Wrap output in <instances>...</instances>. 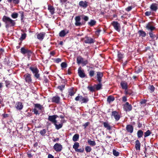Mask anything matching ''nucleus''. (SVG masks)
I'll return each instance as SVG.
<instances>
[{
  "label": "nucleus",
  "mask_w": 158,
  "mask_h": 158,
  "mask_svg": "<svg viewBox=\"0 0 158 158\" xmlns=\"http://www.w3.org/2000/svg\"><path fill=\"white\" fill-rule=\"evenodd\" d=\"M114 97L113 96H109L108 97L107 99V101L109 103H110L113 102L114 100Z\"/></svg>",
  "instance_id": "nucleus-29"
},
{
  "label": "nucleus",
  "mask_w": 158,
  "mask_h": 158,
  "mask_svg": "<svg viewBox=\"0 0 158 158\" xmlns=\"http://www.w3.org/2000/svg\"><path fill=\"white\" fill-rule=\"evenodd\" d=\"M82 98H83V97L81 95H79L76 97L75 98V100L76 101H79L81 103H82Z\"/></svg>",
  "instance_id": "nucleus-33"
},
{
  "label": "nucleus",
  "mask_w": 158,
  "mask_h": 158,
  "mask_svg": "<svg viewBox=\"0 0 158 158\" xmlns=\"http://www.w3.org/2000/svg\"><path fill=\"white\" fill-rule=\"evenodd\" d=\"M69 33V31L67 29L62 30L59 33V36L61 37H64L67 34Z\"/></svg>",
  "instance_id": "nucleus-14"
},
{
  "label": "nucleus",
  "mask_w": 158,
  "mask_h": 158,
  "mask_svg": "<svg viewBox=\"0 0 158 158\" xmlns=\"http://www.w3.org/2000/svg\"><path fill=\"white\" fill-rule=\"evenodd\" d=\"M123 55L119 52H118L117 60L118 61H120L123 58Z\"/></svg>",
  "instance_id": "nucleus-25"
},
{
  "label": "nucleus",
  "mask_w": 158,
  "mask_h": 158,
  "mask_svg": "<svg viewBox=\"0 0 158 158\" xmlns=\"http://www.w3.org/2000/svg\"><path fill=\"white\" fill-rule=\"evenodd\" d=\"M94 73L95 71L94 70H91L89 72V75L91 77H92L94 76Z\"/></svg>",
  "instance_id": "nucleus-48"
},
{
  "label": "nucleus",
  "mask_w": 158,
  "mask_h": 158,
  "mask_svg": "<svg viewBox=\"0 0 158 158\" xmlns=\"http://www.w3.org/2000/svg\"><path fill=\"white\" fill-rule=\"evenodd\" d=\"M34 108L33 110L34 113L36 115H39L44 110V108L43 105L40 104H34Z\"/></svg>",
  "instance_id": "nucleus-2"
},
{
  "label": "nucleus",
  "mask_w": 158,
  "mask_h": 158,
  "mask_svg": "<svg viewBox=\"0 0 158 158\" xmlns=\"http://www.w3.org/2000/svg\"><path fill=\"white\" fill-rule=\"evenodd\" d=\"M79 147V144L78 142H76L74 143L73 146V148L76 151V150L78 149V148Z\"/></svg>",
  "instance_id": "nucleus-36"
},
{
  "label": "nucleus",
  "mask_w": 158,
  "mask_h": 158,
  "mask_svg": "<svg viewBox=\"0 0 158 158\" xmlns=\"http://www.w3.org/2000/svg\"><path fill=\"white\" fill-rule=\"evenodd\" d=\"M88 2L86 1H81L79 3V5L83 9H85L88 6Z\"/></svg>",
  "instance_id": "nucleus-9"
},
{
  "label": "nucleus",
  "mask_w": 158,
  "mask_h": 158,
  "mask_svg": "<svg viewBox=\"0 0 158 158\" xmlns=\"http://www.w3.org/2000/svg\"><path fill=\"white\" fill-rule=\"evenodd\" d=\"M46 133V130L44 129L40 131V133L43 135H44Z\"/></svg>",
  "instance_id": "nucleus-57"
},
{
  "label": "nucleus",
  "mask_w": 158,
  "mask_h": 158,
  "mask_svg": "<svg viewBox=\"0 0 158 158\" xmlns=\"http://www.w3.org/2000/svg\"><path fill=\"white\" fill-rule=\"evenodd\" d=\"M32 53V52L30 50H28L26 54H27L28 55V58H29L31 54Z\"/></svg>",
  "instance_id": "nucleus-49"
},
{
  "label": "nucleus",
  "mask_w": 158,
  "mask_h": 158,
  "mask_svg": "<svg viewBox=\"0 0 158 158\" xmlns=\"http://www.w3.org/2000/svg\"><path fill=\"white\" fill-rule=\"evenodd\" d=\"M28 50V49H25L24 48H22L21 49V52L22 53L25 54H26Z\"/></svg>",
  "instance_id": "nucleus-44"
},
{
  "label": "nucleus",
  "mask_w": 158,
  "mask_h": 158,
  "mask_svg": "<svg viewBox=\"0 0 158 158\" xmlns=\"http://www.w3.org/2000/svg\"><path fill=\"white\" fill-rule=\"evenodd\" d=\"M120 84L123 89L125 90L127 89L128 84L126 82L124 81H122L121 83Z\"/></svg>",
  "instance_id": "nucleus-26"
},
{
  "label": "nucleus",
  "mask_w": 158,
  "mask_h": 158,
  "mask_svg": "<svg viewBox=\"0 0 158 158\" xmlns=\"http://www.w3.org/2000/svg\"><path fill=\"white\" fill-rule=\"evenodd\" d=\"M101 30L100 29H98L95 31V34L97 35H98L100 34V33L101 31Z\"/></svg>",
  "instance_id": "nucleus-61"
},
{
  "label": "nucleus",
  "mask_w": 158,
  "mask_h": 158,
  "mask_svg": "<svg viewBox=\"0 0 158 158\" xmlns=\"http://www.w3.org/2000/svg\"><path fill=\"white\" fill-rule=\"evenodd\" d=\"M98 84H95L94 86L96 90H98L102 89V84L101 82H99Z\"/></svg>",
  "instance_id": "nucleus-28"
},
{
  "label": "nucleus",
  "mask_w": 158,
  "mask_h": 158,
  "mask_svg": "<svg viewBox=\"0 0 158 158\" xmlns=\"http://www.w3.org/2000/svg\"><path fill=\"white\" fill-rule=\"evenodd\" d=\"M58 117L56 115L49 116L48 118V120L51 122L53 124L57 123V121L56 119Z\"/></svg>",
  "instance_id": "nucleus-7"
},
{
  "label": "nucleus",
  "mask_w": 158,
  "mask_h": 158,
  "mask_svg": "<svg viewBox=\"0 0 158 158\" xmlns=\"http://www.w3.org/2000/svg\"><path fill=\"white\" fill-rule=\"evenodd\" d=\"M61 66L62 69L65 68L67 67V64L65 62H62L61 64Z\"/></svg>",
  "instance_id": "nucleus-51"
},
{
  "label": "nucleus",
  "mask_w": 158,
  "mask_h": 158,
  "mask_svg": "<svg viewBox=\"0 0 158 158\" xmlns=\"http://www.w3.org/2000/svg\"><path fill=\"white\" fill-rule=\"evenodd\" d=\"M87 89H88L91 92H94L96 91V89H95V87L94 85L93 86H88L87 87Z\"/></svg>",
  "instance_id": "nucleus-30"
},
{
  "label": "nucleus",
  "mask_w": 158,
  "mask_h": 158,
  "mask_svg": "<svg viewBox=\"0 0 158 158\" xmlns=\"http://www.w3.org/2000/svg\"><path fill=\"white\" fill-rule=\"evenodd\" d=\"M85 150L87 152H89L91 150V148L89 146H87L85 148Z\"/></svg>",
  "instance_id": "nucleus-47"
},
{
  "label": "nucleus",
  "mask_w": 158,
  "mask_h": 158,
  "mask_svg": "<svg viewBox=\"0 0 158 158\" xmlns=\"http://www.w3.org/2000/svg\"><path fill=\"white\" fill-rule=\"evenodd\" d=\"M125 92L126 95H130L132 93V92L130 90H127V89L125 90Z\"/></svg>",
  "instance_id": "nucleus-50"
},
{
  "label": "nucleus",
  "mask_w": 158,
  "mask_h": 158,
  "mask_svg": "<svg viewBox=\"0 0 158 158\" xmlns=\"http://www.w3.org/2000/svg\"><path fill=\"white\" fill-rule=\"evenodd\" d=\"M81 63L82 64L83 66H85L88 63V61L87 60H83Z\"/></svg>",
  "instance_id": "nucleus-54"
},
{
  "label": "nucleus",
  "mask_w": 158,
  "mask_h": 158,
  "mask_svg": "<svg viewBox=\"0 0 158 158\" xmlns=\"http://www.w3.org/2000/svg\"><path fill=\"white\" fill-rule=\"evenodd\" d=\"M151 134V132L149 130H147L144 133V137H146L147 136H149Z\"/></svg>",
  "instance_id": "nucleus-45"
},
{
  "label": "nucleus",
  "mask_w": 158,
  "mask_h": 158,
  "mask_svg": "<svg viewBox=\"0 0 158 158\" xmlns=\"http://www.w3.org/2000/svg\"><path fill=\"white\" fill-rule=\"evenodd\" d=\"M88 143L90 145L92 146H94L96 144L94 141H92L90 140H88Z\"/></svg>",
  "instance_id": "nucleus-42"
},
{
  "label": "nucleus",
  "mask_w": 158,
  "mask_h": 158,
  "mask_svg": "<svg viewBox=\"0 0 158 158\" xmlns=\"http://www.w3.org/2000/svg\"><path fill=\"white\" fill-rule=\"evenodd\" d=\"M111 117H113L116 121H118L120 118V116L118 113L116 111L112 112Z\"/></svg>",
  "instance_id": "nucleus-8"
},
{
  "label": "nucleus",
  "mask_w": 158,
  "mask_h": 158,
  "mask_svg": "<svg viewBox=\"0 0 158 158\" xmlns=\"http://www.w3.org/2000/svg\"><path fill=\"white\" fill-rule=\"evenodd\" d=\"M124 110L126 111H130L132 110V107L131 105L129 104V102H126L123 105Z\"/></svg>",
  "instance_id": "nucleus-5"
},
{
  "label": "nucleus",
  "mask_w": 158,
  "mask_h": 158,
  "mask_svg": "<svg viewBox=\"0 0 158 158\" xmlns=\"http://www.w3.org/2000/svg\"><path fill=\"white\" fill-rule=\"evenodd\" d=\"M132 9V7L131 6H129L127 7V8H126L125 10L126 11L129 12L131 11Z\"/></svg>",
  "instance_id": "nucleus-60"
},
{
  "label": "nucleus",
  "mask_w": 158,
  "mask_h": 158,
  "mask_svg": "<svg viewBox=\"0 0 158 158\" xmlns=\"http://www.w3.org/2000/svg\"><path fill=\"white\" fill-rule=\"evenodd\" d=\"M113 155L116 156H118L119 155V153L117 151L114 149L113 150Z\"/></svg>",
  "instance_id": "nucleus-46"
},
{
  "label": "nucleus",
  "mask_w": 158,
  "mask_h": 158,
  "mask_svg": "<svg viewBox=\"0 0 158 158\" xmlns=\"http://www.w3.org/2000/svg\"><path fill=\"white\" fill-rule=\"evenodd\" d=\"M82 99V103H87L89 101V98L87 96L83 97Z\"/></svg>",
  "instance_id": "nucleus-37"
},
{
  "label": "nucleus",
  "mask_w": 158,
  "mask_h": 158,
  "mask_svg": "<svg viewBox=\"0 0 158 158\" xmlns=\"http://www.w3.org/2000/svg\"><path fill=\"white\" fill-rule=\"evenodd\" d=\"M126 129L127 132L131 133H132L133 131V126L131 125H127L126 126Z\"/></svg>",
  "instance_id": "nucleus-22"
},
{
  "label": "nucleus",
  "mask_w": 158,
  "mask_h": 158,
  "mask_svg": "<svg viewBox=\"0 0 158 158\" xmlns=\"http://www.w3.org/2000/svg\"><path fill=\"white\" fill-rule=\"evenodd\" d=\"M54 61L57 63H58L61 61V59L60 58L55 59L54 60Z\"/></svg>",
  "instance_id": "nucleus-53"
},
{
  "label": "nucleus",
  "mask_w": 158,
  "mask_h": 158,
  "mask_svg": "<svg viewBox=\"0 0 158 158\" xmlns=\"http://www.w3.org/2000/svg\"><path fill=\"white\" fill-rule=\"evenodd\" d=\"M146 28L148 30L152 31L155 29V27L152 25L151 23H148L146 26Z\"/></svg>",
  "instance_id": "nucleus-13"
},
{
  "label": "nucleus",
  "mask_w": 158,
  "mask_h": 158,
  "mask_svg": "<svg viewBox=\"0 0 158 158\" xmlns=\"http://www.w3.org/2000/svg\"><path fill=\"white\" fill-rule=\"evenodd\" d=\"M78 73L79 76L81 78L85 77L86 76L84 70L82 69V68L81 67L78 69Z\"/></svg>",
  "instance_id": "nucleus-10"
},
{
  "label": "nucleus",
  "mask_w": 158,
  "mask_h": 158,
  "mask_svg": "<svg viewBox=\"0 0 158 158\" xmlns=\"http://www.w3.org/2000/svg\"><path fill=\"white\" fill-rule=\"evenodd\" d=\"M84 41L85 43L87 44H92L94 42V40L89 37H86Z\"/></svg>",
  "instance_id": "nucleus-20"
},
{
  "label": "nucleus",
  "mask_w": 158,
  "mask_h": 158,
  "mask_svg": "<svg viewBox=\"0 0 158 158\" xmlns=\"http://www.w3.org/2000/svg\"><path fill=\"white\" fill-rule=\"evenodd\" d=\"M2 20L5 23V27L7 28H8L14 26L16 24L15 20L6 16H3Z\"/></svg>",
  "instance_id": "nucleus-1"
},
{
  "label": "nucleus",
  "mask_w": 158,
  "mask_h": 158,
  "mask_svg": "<svg viewBox=\"0 0 158 158\" xmlns=\"http://www.w3.org/2000/svg\"><path fill=\"white\" fill-rule=\"evenodd\" d=\"M152 14V12L151 11H146L145 13V15L147 16H149Z\"/></svg>",
  "instance_id": "nucleus-62"
},
{
  "label": "nucleus",
  "mask_w": 158,
  "mask_h": 158,
  "mask_svg": "<svg viewBox=\"0 0 158 158\" xmlns=\"http://www.w3.org/2000/svg\"><path fill=\"white\" fill-rule=\"evenodd\" d=\"M48 10L52 15H53L55 12V9L51 5L48 6Z\"/></svg>",
  "instance_id": "nucleus-24"
},
{
  "label": "nucleus",
  "mask_w": 158,
  "mask_h": 158,
  "mask_svg": "<svg viewBox=\"0 0 158 158\" xmlns=\"http://www.w3.org/2000/svg\"><path fill=\"white\" fill-rule=\"evenodd\" d=\"M143 135V132L141 130L138 131L137 132V136L138 138L141 137Z\"/></svg>",
  "instance_id": "nucleus-39"
},
{
  "label": "nucleus",
  "mask_w": 158,
  "mask_h": 158,
  "mask_svg": "<svg viewBox=\"0 0 158 158\" xmlns=\"http://www.w3.org/2000/svg\"><path fill=\"white\" fill-rule=\"evenodd\" d=\"M75 24L76 26H80L82 25V23L80 22L81 18L80 16H76L75 18Z\"/></svg>",
  "instance_id": "nucleus-12"
},
{
  "label": "nucleus",
  "mask_w": 158,
  "mask_h": 158,
  "mask_svg": "<svg viewBox=\"0 0 158 158\" xmlns=\"http://www.w3.org/2000/svg\"><path fill=\"white\" fill-rule=\"evenodd\" d=\"M31 76V75L29 73H27L24 76L26 82L29 84L31 83L32 81Z\"/></svg>",
  "instance_id": "nucleus-11"
},
{
  "label": "nucleus",
  "mask_w": 158,
  "mask_h": 158,
  "mask_svg": "<svg viewBox=\"0 0 158 158\" xmlns=\"http://www.w3.org/2000/svg\"><path fill=\"white\" fill-rule=\"evenodd\" d=\"M103 124L104 127L106 128L107 130H110L111 129V127L108 122H104Z\"/></svg>",
  "instance_id": "nucleus-27"
},
{
  "label": "nucleus",
  "mask_w": 158,
  "mask_h": 158,
  "mask_svg": "<svg viewBox=\"0 0 158 158\" xmlns=\"http://www.w3.org/2000/svg\"><path fill=\"white\" fill-rule=\"evenodd\" d=\"M45 33L44 32L40 33L37 35V37L40 40H42L44 38Z\"/></svg>",
  "instance_id": "nucleus-18"
},
{
  "label": "nucleus",
  "mask_w": 158,
  "mask_h": 158,
  "mask_svg": "<svg viewBox=\"0 0 158 158\" xmlns=\"http://www.w3.org/2000/svg\"><path fill=\"white\" fill-rule=\"evenodd\" d=\"M18 14L16 12H13L11 15V17L14 19H16L18 17Z\"/></svg>",
  "instance_id": "nucleus-43"
},
{
  "label": "nucleus",
  "mask_w": 158,
  "mask_h": 158,
  "mask_svg": "<svg viewBox=\"0 0 158 158\" xmlns=\"http://www.w3.org/2000/svg\"><path fill=\"white\" fill-rule=\"evenodd\" d=\"M96 21L94 20H91L88 22L89 25L90 26H93L95 24Z\"/></svg>",
  "instance_id": "nucleus-38"
},
{
  "label": "nucleus",
  "mask_w": 158,
  "mask_h": 158,
  "mask_svg": "<svg viewBox=\"0 0 158 158\" xmlns=\"http://www.w3.org/2000/svg\"><path fill=\"white\" fill-rule=\"evenodd\" d=\"M135 70L137 73H139L142 71V68L141 66H136L135 68Z\"/></svg>",
  "instance_id": "nucleus-41"
},
{
  "label": "nucleus",
  "mask_w": 158,
  "mask_h": 158,
  "mask_svg": "<svg viewBox=\"0 0 158 158\" xmlns=\"http://www.w3.org/2000/svg\"><path fill=\"white\" fill-rule=\"evenodd\" d=\"M84 151V149L83 148H80L77 149L76 152H83Z\"/></svg>",
  "instance_id": "nucleus-59"
},
{
  "label": "nucleus",
  "mask_w": 158,
  "mask_h": 158,
  "mask_svg": "<svg viewBox=\"0 0 158 158\" xmlns=\"http://www.w3.org/2000/svg\"><path fill=\"white\" fill-rule=\"evenodd\" d=\"M141 144L139 141L137 140L135 141V147L136 150L139 151L140 150Z\"/></svg>",
  "instance_id": "nucleus-23"
},
{
  "label": "nucleus",
  "mask_w": 158,
  "mask_h": 158,
  "mask_svg": "<svg viewBox=\"0 0 158 158\" xmlns=\"http://www.w3.org/2000/svg\"><path fill=\"white\" fill-rule=\"evenodd\" d=\"M81 63L82 64L83 66H85L88 63V61L87 60H83Z\"/></svg>",
  "instance_id": "nucleus-55"
},
{
  "label": "nucleus",
  "mask_w": 158,
  "mask_h": 158,
  "mask_svg": "<svg viewBox=\"0 0 158 158\" xmlns=\"http://www.w3.org/2000/svg\"><path fill=\"white\" fill-rule=\"evenodd\" d=\"M9 3L12 2L15 4H18L19 2V0H7Z\"/></svg>",
  "instance_id": "nucleus-35"
},
{
  "label": "nucleus",
  "mask_w": 158,
  "mask_h": 158,
  "mask_svg": "<svg viewBox=\"0 0 158 158\" xmlns=\"http://www.w3.org/2000/svg\"><path fill=\"white\" fill-rule=\"evenodd\" d=\"M29 69L32 71L35 77L36 78H38L40 77V74L39 73V70L36 66H30L29 67Z\"/></svg>",
  "instance_id": "nucleus-3"
},
{
  "label": "nucleus",
  "mask_w": 158,
  "mask_h": 158,
  "mask_svg": "<svg viewBox=\"0 0 158 158\" xmlns=\"http://www.w3.org/2000/svg\"><path fill=\"white\" fill-rule=\"evenodd\" d=\"M89 124V122H87L85 123V124H83L82 126L84 127V128H85Z\"/></svg>",
  "instance_id": "nucleus-58"
},
{
  "label": "nucleus",
  "mask_w": 158,
  "mask_h": 158,
  "mask_svg": "<svg viewBox=\"0 0 158 158\" xmlns=\"http://www.w3.org/2000/svg\"><path fill=\"white\" fill-rule=\"evenodd\" d=\"M84 59L81 56H78L77 59V63L80 64L82 62Z\"/></svg>",
  "instance_id": "nucleus-32"
},
{
  "label": "nucleus",
  "mask_w": 158,
  "mask_h": 158,
  "mask_svg": "<svg viewBox=\"0 0 158 158\" xmlns=\"http://www.w3.org/2000/svg\"><path fill=\"white\" fill-rule=\"evenodd\" d=\"M139 35L142 37H145L146 35V33L145 31L143 30H140L139 31Z\"/></svg>",
  "instance_id": "nucleus-40"
},
{
  "label": "nucleus",
  "mask_w": 158,
  "mask_h": 158,
  "mask_svg": "<svg viewBox=\"0 0 158 158\" xmlns=\"http://www.w3.org/2000/svg\"><path fill=\"white\" fill-rule=\"evenodd\" d=\"M54 124L55 126L56 129L57 130H59V129L61 128H62L63 126V123H62L58 124H57V122L54 123Z\"/></svg>",
  "instance_id": "nucleus-31"
},
{
  "label": "nucleus",
  "mask_w": 158,
  "mask_h": 158,
  "mask_svg": "<svg viewBox=\"0 0 158 158\" xmlns=\"http://www.w3.org/2000/svg\"><path fill=\"white\" fill-rule=\"evenodd\" d=\"M114 28L117 31L120 32L121 29L120 24L117 21H113L111 23Z\"/></svg>",
  "instance_id": "nucleus-4"
},
{
  "label": "nucleus",
  "mask_w": 158,
  "mask_h": 158,
  "mask_svg": "<svg viewBox=\"0 0 158 158\" xmlns=\"http://www.w3.org/2000/svg\"><path fill=\"white\" fill-rule=\"evenodd\" d=\"M55 150L57 152H60L62 149L63 147L60 143H56L53 146Z\"/></svg>",
  "instance_id": "nucleus-6"
},
{
  "label": "nucleus",
  "mask_w": 158,
  "mask_h": 158,
  "mask_svg": "<svg viewBox=\"0 0 158 158\" xmlns=\"http://www.w3.org/2000/svg\"><path fill=\"white\" fill-rule=\"evenodd\" d=\"M60 98L59 97L56 96L53 97L52 99V102L56 103H59L60 102Z\"/></svg>",
  "instance_id": "nucleus-17"
},
{
  "label": "nucleus",
  "mask_w": 158,
  "mask_h": 158,
  "mask_svg": "<svg viewBox=\"0 0 158 158\" xmlns=\"http://www.w3.org/2000/svg\"><path fill=\"white\" fill-rule=\"evenodd\" d=\"M65 85H61L60 86H59L58 87V88L61 91H62L64 88Z\"/></svg>",
  "instance_id": "nucleus-56"
},
{
  "label": "nucleus",
  "mask_w": 158,
  "mask_h": 158,
  "mask_svg": "<svg viewBox=\"0 0 158 158\" xmlns=\"http://www.w3.org/2000/svg\"><path fill=\"white\" fill-rule=\"evenodd\" d=\"M103 77L102 73L98 72H97V80L99 82H101L102 81V77Z\"/></svg>",
  "instance_id": "nucleus-16"
},
{
  "label": "nucleus",
  "mask_w": 158,
  "mask_h": 158,
  "mask_svg": "<svg viewBox=\"0 0 158 158\" xmlns=\"http://www.w3.org/2000/svg\"><path fill=\"white\" fill-rule=\"evenodd\" d=\"M76 93V91L73 88H70L68 90L69 95L71 96L74 95Z\"/></svg>",
  "instance_id": "nucleus-21"
},
{
  "label": "nucleus",
  "mask_w": 158,
  "mask_h": 158,
  "mask_svg": "<svg viewBox=\"0 0 158 158\" xmlns=\"http://www.w3.org/2000/svg\"><path fill=\"white\" fill-rule=\"evenodd\" d=\"M83 19L85 21H87L89 19V18L88 16H84V17L83 18Z\"/></svg>",
  "instance_id": "nucleus-64"
},
{
  "label": "nucleus",
  "mask_w": 158,
  "mask_h": 158,
  "mask_svg": "<svg viewBox=\"0 0 158 158\" xmlns=\"http://www.w3.org/2000/svg\"><path fill=\"white\" fill-rule=\"evenodd\" d=\"M79 138V135L78 134H75L73 137V140L74 142L77 141Z\"/></svg>",
  "instance_id": "nucleus-34"
},
{
  "label": "nucleus",
  "mask_w": 158,
  "mask_h": 158,
  "mask_svg": "<svg viewBox=\"0 0 158 158\" xmlns=\"http://www.w3.org/2000/svg\"><path fill=\"white\" fill-rule=\"evenodd\" d=\"M26 33H23L22 34L21 37L20 38L21 40H23L26 38Z\"/></svg>",
  "instance_id": "nucleus-52"
},
{
  "label": "nucleus",
  "mask_w": 158,
  "mask_h": 158,
  "mask_svg": "<svg viewBox=\"0 0 158 158\" xmlns=\"http://www.w3.org/2000/svg\"><path fill=\"white\" fill-rule=\"evenodd\" d=\"M150 9L152 11H156L158 9L157 5L156 3H152L150 6Z\"/></svg>",
  "instance_id": "nucleus-19"
},
{
  "label": "nucleus",
  "mask_w": 158,
  "mask_h": 158,
  "mask_svg": "<svg viewBox=\"0 0 158 158\" xmlns=\"http://www.w3.org/2000/svg\"><path fill=\"white\" fill-rule=\"evenodd\" d=\"M122 101L123 102H125L127 100V98L126 96H123L122 98Z\"/></svg>",
  "instance_id": "nucleus-63"
},
{
  "label": "nucleus",
  "mask_w": 158,
  "mask_h": 158,
  "mask_svg": "<svg viewBox=\"0 0 158 158\" xmlns=\"http://www.w3.org/2000/svg\"><path fill=\"white\" fill-rule=\"evenodd\" d=\"M15 107L17 110H20L23 109V105L21 102H17L15 105Z\"/></svg>",
  "instance_id": "nucleus-15"
}]
</instances>
